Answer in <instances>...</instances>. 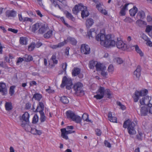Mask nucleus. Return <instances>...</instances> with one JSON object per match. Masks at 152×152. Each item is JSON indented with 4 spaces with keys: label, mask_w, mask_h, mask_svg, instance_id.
<instances>
[{
    "label": "nucleus",
    "mask_w": 152,
    "mask_h": 152,
    "mask_svg": "<svg viewBox=\"0 0 152 152\" xmlns=\"http://www.w3.org/2000/svg\"><path fill=\"white\" fill-rule=\"evenodd\" d=\"M87 34L89 38L96 36V40L100 41L101 45L105 47H113L115 45V41L111 37V35L108 34L106 36L104 34L100 33L96 36V33L94 28L90 29L88 32Z\"/></svg>",
    "instance_id": "1"
},
{
    "label": "nucleus",
    "mask_w": 152,
    "mask_h": 152,
    "mask_svg": "<svg viewBox=\"0 0 152 152\" xmlns=\"http://www.w3.org/2000/svg\"><path fill=\"white\" fill-rule=\"evenodd\" d=\"M135 126V125L133 122L128 119L124 122L123 127L125 129L127 128L129 134L130 135H133L136 133L134 128Z\"/></svg>",
    "instance_id": "2"
},
{
    "label": "nucleus",
    "mask_w": 152,
    "mask_h": 152,
    "mask_svg": "<svg viewBox=\"0 0 152 152\" xmlns=\"http://www.w3.org/2000/svg\"><path fill=\"white\" fill-rule=\"evenodd\" d=\"M74 129V127L72 126H67L66 127V128L61 129V136L63 138L66 140L69 139L67 135L69 134L74 133L75 132V131L71 130L70 129Z\"/></svg>",
    "instance_id": "3"
},
{
    "label": "nucleus",
    "mask_w": 152,
    "mask_h": 152,
    "mask_svg": "<svg viewBox=\"0 0 152 152\" xmlns=\"http://www.w3.org/2000/svg\"><path fill=\"white\" fill-rule=\"evenodd\" d=\"M66 114L67 118H70L77 123H80L81 122V118L80 116L75 115L72 111H67L66 113Z\"/></svg>",
    "instance_id": "4"
},
{
    "label": "nucleus",
    "mask_w": 152,
    "mask_h": 152,
    "mask_svg": "<svg viewBox=\"0 0 152 152\" xmlns=\"http://www.w3.org/2000/svg\"><path fill=\"white\" fill-rule=\"evenodd\" d=\"M65 86L67 89L70 90L72 87V80L71 79L67 78L66 76H64L62 79L61 87V88H63Z\"/></svg>",
    "instance_id": "5"
},
{
    "label": "nucleus",
    "mask_w": 152,
    "mask_h": 152,
    "mask_svg": "<svg viewBox=\"0 0 152 152\" xmlns=\"http://www.w3.org/2000/svg\"><path fill=\"white\" fill-rule=\"evenodd\" d=\"M148 92V91L145 89H142L140 91H136L134 92V102H137L139 99L140 96H145Z\"/></svg>",
    "instance_id": "6"
},
{
    "label": "nucleus",
    "mask_w": 152,
    "mask_h": 152,
    "mask_svg": "<svg viewBox=\"0 0 152 152\" xmlns=\"http://www.w3.org/2000/svg\"><path fill=\"white\" fill-rule=\"evenodd\" d=\"M105 89L104 87L100 86L97 91V94L94 96V97L97 99H100L103 98L105 92Z\"/></svg>",
    "instance_id": "7"
},
{
    "label": "nucleus",
    "mask_w": 152,
    "mask_h": 152,
    "mask_svg": "<svg viewBox=\"0 0 152 152\" xmlns=\"http://www.w3.org/2000/svg\"><path fill=\"white\" fill-rule=\"evenodd\" d=\"M83 85L80 83H77L74 86L73 88L77 93L84 94V91L82 90Z\"/></svg>",
    "instance_id": "8"
},
{
    "label": "nucleus",
    "mask_w": 152,
    "mask_h": 152,
    "mask_svg": "<svg viewBox=\"0 0 152 152\" xmlns=\"http://www.w3.org/2000/svg\"><path fill=\"white\" fill-rule=\"evenodd\" d=\"M49 29L48 25L46 23H41L39 30V32L40 34H43Z\"/></svg>",
    "instance_id": "9"
},
{
    "label": "nucleus",
    "mask_w": 152,
    "mask_h": 152,
    "mask_svg": "<svg viewBox=\"0 0 152 152\" xmlns=\"http://www.w3.org/2000/svg\"><path fill=\"white\" fill-rule=\"evenodd\" d=\"M80 50L81 53L85 54H89L90 52V48L89 46L87 45H82Z\"/></svg>",
    "instance_id": "10"
},
{
    "label": "nucleus",
    "mask_w": 152,
    "mask_h": 152,
    "mask_svg": "<svg viewBox=\"0 0 152 152\" xmlns=\"http://www.w3.org/2000/svg\"><path fill=\"white\" fill-rule=\"evenodd\" d=\"M151 99V97L148 96H146L142 98L140 100V104L142 105H148V104H150V102Z\"/></svg>",
    "instance_id": "11"
},
{
    "label": "nucleus",
    "mask_w": 152,
    "mask_h": 152,
    "mask_svg": "<svg viewBox=\"0 0 152 152\" xmlns=\"http://www.w3.org/2000/svg\"><path fill=\"white\" fill-rule=\"evenodd\" d=\"M116 45L117 48L121 49L122 50L128 49L126 45L125 44L122 40L118 41L116 42Z\"/></svg>",
    "instance_id": "12"
},
{
    "label": "nucleus",
    "mask_w": 152,
    "mask_h": 152,
    "mask_svg": "<svg viewBox=\"0 0 152 152\" xmlns=\"http://www.w3.org/2000/svg\"><path fill=\"white\" fill-rule=\"evenodd\" d=\"M83 9V5L81 4H79L75 6L72 9L73 13L75 15H77L80 11Z\"/></svg>",
    "instance_id": "13"
},
{
    "label": "nucleus",
    "mask_w": 152,
    "mask_h": 152,
    "mask_svg": "<svg viewBox=\"0 0 152 152\" xmlns=\"http://www.w3.org/2000/svg\"><path fill=\"white\" fill-rule=\"evenodd\" d=\"M0 92L3 95H5L7 93V89L4 83H0Z\"/></svg>",
    "instance_id": "14"
},
{
    "label": "nucleus",
    "mask_w": 152,
    "mask_h": 152,
    "mask_svg": "<svg viewBox=\"0 0 152 152\" xmlns=\"http://www.w3.org/2000/svg\"><path fill=\"white\" fill-rule=\"evenodd\" d=\"M16 15V12L13 10H7L6 12V16L9 18L15 17Z\"/></svg>",
    "instance_id": "15"
},
{
    "label": "nucleus",
    "mask_w": 152,
    "mask_h": 152,
    "mask_svg": "<svg viewBox=\"0 0 152 152\" xmlns=\"http://www.w3.org/2000/svg\"><path fill=\"white\" fill-rule=\"evenodd\" d=\"M83 9L81 10L82 11L81 13V17L83 18L88 17L89 15V13L87 10V7L84 6H83Z\"/></svg>",
    "instance_id": "16"
},
{
    "label": "nucleus",
    "mask_w": 152,
    "mask_h": 152,
    "mask_svg": "<svg viewBox=\"0 0 152 152\" xmlns=\"http://www.w3.org/2000/svg\"><path fill=\"white\" fill-rule=\"evenodd\" d=\"M95 66L97 71H101L102 70H106V67L102 64L97 63Z\"/></svg>",
    "instance_id": "17"
},
{
    "label": "nucleus",
    "mask_w": 152,
    "mask_h": 152,
    "mask_svg": "<svg viewBox=\"0 0 152 152\" xmlns=\"http://www.w3.org/2000/svg\"><path fill=\"white\" fill-rule=\"evenodd\" d=\"M80 69L77 67H74L72 70V75L73 77L76 76L80 73Z\"/></svg>",
    "instance_id": "18"
},
{
    "label": "nucleus",
    "mask_w": 152,
    "mask_h": 152,
    "mask_svg": "<svg viewBox=\"0 0 152 152\" xmlns=\"http://www.w3.org/2000/svg\"><path fill=\"white\" fill-rule=\"evenodd\" d=\"M129 4H126L120 10L119 14L121 16H125L126 15V11L128 10L127 7Z\"/></svg>",
    "instance_id": "19"
},
{
    "label": "nucleus",
    "mask_w": 152,
    "mask_h": 152,
    "mask_svg": "<svg viewBox=\"0 0 152 152\" xmlns=\"http://www.w3.org/2000/svg\"><path fill=\"white\" fill-rule=\"evenodd\" d=\"M66 43L69 42L71 44L75 45H76L77 41L74 38L69 37L67 38V39L66 40Z\"/></svg>",
    "instance_id": "20"
},
{
    "label": "nucleus",
    "mask_w": 152,
    "mask_h": 152,
    "mask_svg": "<svg viewBox=\"0 0 152 152\" xmlns=\"http://www.w3.org/2000/svg\"><path fill=\"white\" fill-rule=\"evenodd\" d=\"M22 119L23 121H25L26 124H28L29 123V114L27 112H25L22 116Z\"/></svg>",
    "instance_id": "21"
},
{
    "label": "nucleus",
    "mask_w": 152,
    "mask_h": 152,
    "mask_svg": "<svg viewBox=\"0 0 152 152\" xmlns=\"http://www.w3.org/2000/svg\"><path fill=\"white\" fill-rule=\"evenodd\" d=\"M94 20L91 18H88L86 20V25L87 28H89L94 23Z\"/></svg>",
    "instance_id": "22"
},
{
    "label": "nucleus",
    "mask_w": 152,
    "mask_h": 152,
    "mask_svg": "<svg viewBox=\"0 0 152 152\" xmlns=\"http://www.w3.org/2000/svg\"><path fill=\"white\" fill-rule=\"evenodd\" d=\"M141 67L140 66H138L136 70L134 72V75L136 77L139 78L141 75Z\"/></svg>",
    "instance_id": "23"
},
{
    "label": "nucleus",
    "mask_w": 152,
    "mask_h": 152,
    "mask_svg": "<svg viewBox=\"0 0 152 152\" xmlns=\"http://www.w3.org/2000/svg\"><path fill=\"white\" fill-rule=\"evenodd\" d=\"M148 113L147 107L145 106L141 107L140 110V114L142 116H146Z\"/></svg>",
    "instance_id": "24"
},
{
    "label": "nucleus",
    "mask_w": 152,
    "mask_h": 152,
    "mask_svg": "<svg viewBox=\"0 0 152 152\" xmlns=\"http://www.w3.org/2000/svg\"><path fill=\"white\" fill-rule=\"evenodd\" d=\"M145 15L144 11L142 10H140L138 12L136 18L138 19H143L145 18Z\"/></svg>",
    "instance_id": "25"
},
{
    "label": "nucleus",
    "mask_w": 152,
    "mask_h": 152,
    "mask_svg": "<svg viewBox=\"0 0 152 152\" xmlns=\"http://www.w3.org/2000/svg\"><path fill=\"white\" fill-rule=\"evenodd\" d=\"M5 109L7 111H10L13 109L12 104L11 102H6L5 104Z\"/></svg>",
    "instance_id": "26"
},
{
    "label": "nucleus",
    "mask_w": 152,
    "mask_h": 152,
    "mask_svg": "<svg viewBox=\"0 0 152 152\" xmlns=\"http://www.w3.org/2000/svg\"><path fill=\"white\" fill-rule=\"evenodd\" d=\"M137 12V9L135 6H134L133 8L129 10L130 15L131 16H134Z\"/></svg>",
    "instance_id": "27"
},
{
    "label": "nucleus",
    "mask_w": 152,
    "mask_h": 152,
    "mask_svg": "<svg viewBox=\"0 0 152 152\" xmlns=\"http://www.w3.org/2000/svg\"><path fill=\"white\" fill-rule=\"evenodd\" d=\"M66 18L72 21H75V18L73 16L72 14L67 11H66L64 12Z\"/></svg>",
    "instance_id": "28"
},
{
    "label": "nucleus",
    "mask_w": 152,
    "mask_h": 152,
    "mask_svg": "<svg viewBox=\"0 0 152 152\" xmlns=\"http://www.w3.org/2000/svg\"><path fill=\"white\" fill-rule=\"evenodd\" d=\"M41 23H36L34 24L31 28V31L33 32H35L39 28Z\"/></svg>",
    "instance_id": "29"
},
{
    "label": "nucleus",
    "mask_w": 152,
    "mask_h": 152,
    "mask_svg": "<svg viewBox=\"0 0 152 152\" xmlns=\"http://www.w3.org/2000/svg\"><path fill=\"white\" fill-rule=\"evenodd\" d=\"M42 97V95L41 94L36 93L34 95L32 99H34L35 100L39 101L41 99Z\"/></svg>",
    "instance_id": "30"
},
{
    "label": "nucleus",
    "mask_w": 152,
    "mask_h": 152,
    "mask_svg": "<svg viewBox=\"0 0 152 152\" xmlns=\"http://www.w3.org/2000/svg\"><path fill=\"white\" fill-rule=\"evenodd\" d=\"M47 31V32L44 34L43 37L46 39H49L52 36L53 31L50 30Z\"/></svg>",
    "instance_id": "31"
},
{
    "label": "nucleus",
    "mask_w": 152,
    "mask_h": 152,
    "mask_svg": "<svg viewBox=\"0 0 152 152\" xmlns=\"http://www.w3.org/2000/svg\"><path fill=\"white\" fill-rule=\"evenodd\" d=\"M23 58H24V61L27 62H30L33 59V58L32 56L27 54L25 55Z\"/></svg>",
    "instance_id": "32"
},
{
    "label": "nucleus",
    "mask_w": 152,
    "mask_h": 152,
    "mask_svg": "<svg viewBox=\"0 0 152 152\" xmlns=\"http://www.w3.org/2000/svg\"><path fill=\"white\" fill-rule=\"evenodd\" d=\"M19 42L20 44L22 45H26L27 43V39L26 37H20Z\"/></svg>",
    "instance_id": "33"
},
{
    "label": "nucleus",
    "mask_w": 152,
    "mask_h": 152,
    "mask_svg": "<svg viewBox=\"0 0 152 152\" xmlns=\"http://www.w3.org/2000/svg\"><path fill=\"white\" fill-rule=\"evenodd\" d=\"M60 100L64 104H67L69 102L67 97L65 96H63L60 98Z\"/></svg>",
    "instance_id": "34"
},
{
    "label": "nucleus",
    "mask_w": 152,
    "mask_h": 152,
    "mask_svg": "<svg viewBox=\"0 0 152 152\" xmlns=\"http://www.w3.org/2000/svg\"><path fill=\"white\" fill-rule=\"evenodd\" d=\"M105 94L107 95V98L110 99L112 98V92L108 88L106 89Z\"/></svg>",
    "instance_id": "35"
},
{
    "label": "nucleus",
    "mask_w": 152,
    "mask_h": 152,
    "mask_svg": "<svg viewBox=\"0 0 152 152\" xmlns=\"http://www.w3.org/2000/svg\"><path fill=\"white\" fill-rule=\"evenodd\" d=\"M15 87V86H11L10 87L9 91V94L10 96H12L15 93L14 89Z\"/></svg>",
    "instance_id": "36"
},
{
    "label": "nucleus",
    "mask_w": 152,
    "mask_h": 152,
    "mask_svg": "<svg viewBox=\"0 0 152 152\" xmlns=\"http://www.w3.org/2000/svg\"><path fill=\"white\" fill-rule=\"evenodd\" d=\"M145 22L141 20L140 19H138L136 22V23L139 27H142V25L145 24Z\"/></svg>",
    "instance_id": "37"
},
{
    "label": "nucleus",
    "mask_w": 152,
    "mask_h": 152,
    "mask_svg": "<svg viewBox=\"0 0 152 152\" xmlns=\"http://www.w3.org/2000/svg\"><path fill=\"white\" fill-rule=\"evenodd\" d=\"M135 47V49L137 52L139 54L140 56H143V54L142 53L141 50L139 48V47L137 45H135L134 46Z\"/></svg>",
    "instance_id": "38"
},
{
    "label": "nucleus",
    "mask_w": 152,
    "mask_h": 152,
    "mask_svg": "<svg viewBox=\"0 0 152 152\" xmlns=\"http://www.w3.org/2000/svg\"><path fill=\"white\" fill-rule=\"evenodd\" d=\"M114 61L119 64H122L123 62V61L122 59L119 57L115 58L114 59Z\"/></svg>",
    "instance_id": "39"
},
{
    "label": "nucleus",
    "mask_w": 152,
    "mask_h": 152,
    "mask_svg": "<svg viewBox=\"0 0 152 152\" xmlns=\"http://www.w3.org/2000/svg\"><path fill=\"white\" fill-rule=\"evenodd\" d=\"M40 114V121L42 123L43 122L45 121L46 119V117L44 113H41Z\"/></svg>",
    "instance_id": "40"
},
{
    "label": "nucleus",
    "mask_w": 152,
    "mask_h": 152,
    "mask_svg": "<svg viewBox=\"0 0 152 152\" xmlns=\"http://www.w3.org/2000/svg\"><path fill=\"white\" fill-rule=\"evenodd\" d=\"M103 6V4L102 3H99L98 4H96V8L100 12L103 9L102 6Z\"/></svg>",
    "instance_id": "41"
},
{
    "label": "nucleus",
    "mask_w": 152,
    "mask_h": 152,
    "mask_svg": "<svg viewBox=\"0 0 152 152\" xmlns=\"http://www.w3.org/2000/svg\"><path fill=\"white\" fill-rule=\"evenodd\" d=\"M35 47V43H31L30 45L28 46V50L30 51H32L34 50Z\"/></svg>",
    "instance_id": "42"
},
{
    "label": "nucleus",
    "mask_w": 152,
    "mask_h": 152,
    "mask_svg": "<svg viewBox=\"0 0 152 152\" xmlns=\"http://www.w3.org/2000/svg\"><path fill=\"white\" fill-rule=\"evenodd\" d=\"M82 118L84 121H85L87 122L90 121L88 119V115L87 113H84L83 115Z\"/></svg>",
    "instance_id": "43"
},
{
    "label": "nucleus",
    "mask_w": 152,
    "mask_h": 152,
    "mask_svg": "<svg viewBox=\"0 0 152 152\" xmlns=\"http://www.w3.org/2000/svg\"><path fill=\"white\" fill-rule=\"evenodd\" d=\"M148 110L149 113L152 114V104H150L146 106Z\"/></svg>",
    "instance_id": "44"
},
{
    "label": "nucleus",
    "mask_w": 152,
    "mask_h": 152,
    "mask_svg": "<svg viewBox=\"0 0 152 152\" xmlns=\"http://www.w3.org/2000/svg\"><path fill=\"white\" fill-rule=\"evenodd\" d=\"M38 121V117L37 114H35L34 116L33 120L32 123L33 124H36Z\"/></svg>",
    "instance_id": "45"
},
{
    "label": "nucleus",
    "mask_w": 152,
    "mask_h": 152,
    "mask_svg": "<svg viewBox=\"0 0 152 152\" xmlns=\"http://www.w3.org/2000/svg\"><path fill=\"white\" fill-rule=\"evenodd\" d=\"M124 21V22L128 23H132L133 22V20L129 17H126Z\"/></svg>",
    "instance_id": "46"
},
{
    "label": "nucleus",
    "mask_w": 152,
    "mask_h": 152,
    "mask_svg": "<svg viewBox=\"0 0 152 152\" xmlns=\"http://www.w3.org/2000/svg\"><path fill=\"white\" fill-rule=\"evenodd\" d=\"M51 59L54 64H56L58 63V60L56 59V56L55 55H53L52 56Z\"/></svg>",
    "instance_id": "47"
},
{
    "label": "nucleus",
    "mask_w": 152,
    "mask_h": 152,
    "mask_svg": "<svg viewBox=\"0 0 152 152\" xmlns=\"http://www.w3.org/2000/svg\"><path fill=\"white\" fill-rule=\"evenodd\" d=\"M119 106L120 108L123 110H124L126 109V107L124 105H123L120 102H117L116 103Z\"/></svg>",
    "instance_id": "48"
},
{
    "label": "nucleus",
    "mask_w": 152,
    "mask_h": 152,
    "mask_svg": "<svg viewBox=\"0 0 152 152\" xmlns=\"http://www.w3.org/2000/svg\"><path fill=\"white\" fill-rule=\"evenodd\" d=\"M152 30V26L147 25L146 27L145 30V32L147 33L150 32Z\"/></svg>",
    "instance_id": "49"
},
{
    "label": "nucleus",
    "mask_w": 152,
    "mask_h": 152,
    "mask_svg": "<svg viewBox=\"0 0 152 152\" xmlns=\"http://www.w3.org/2000/svg\"><path fill=\"white\" fill-rule=\"evenodd\" d=\"M89 65L90 69H93L94 68V66L95 65V62L93 61H90L89 62Z\"/></svg>",
    "instance_id": "50"
},
{
    "label": "nucleus",
    "mask_w": 152,
    "mask_h": 152,
    "mask_svg": "<svg viewBox=\"0 0 152 152\" xmlns=\"http://www.w3.org/2000/svg\"><path fill=\"white\" fill-rule=\"evenodd\" d=\"M62 68L63 69V71L62 72H66V70L67 66V63L66 62H65L64 63H63L62 64Z\"/></svg>",
    "instance_id": "51"
},
{
    "label": "nucleus",
    "mask_w": 152,
    "mask_h": 152,
    "mask_svg": "<svg viewBox=\"0 0 152 152\" xmlns=\"http://www.w3.org/2000/svg\"><path fill=\"white\" fill-rule=\"evenodd\" d=\"M66 43V40H64V41L62 42L59 43L58 45V48H60L63 46Z\"/></svg>",
    "instance_id": "52"
},
{
    "label": "nucleus",
    "mask_w": 152,
    "mask_h": 152,
    "mask_svg": "<svg viewBox=\"0 0 152 152\" xmlns=\"http://www.w3.org/2000/svg\"><path fill=\"white\" fill-rule=\"evenodd\" d=\"M35 112H39V113H44L43 110H42L41 108L39 106H37V109H36Z\"/></svg>",
    "instance_id": "53"
},
{
    "label": "nucleus",
    "mask_w": 152,
    "mask_h": 152,
    "mask_svg": "<svg viewBox=\"0 0 152 152\" xmlns=\"http://www.w3.org/2000/svg\"><path fill=\"white\" fill-rule=\"evenodd\" d=\"M114 68L113 65L112 64L110 65L108 69V70L109 72H112L114 70Z\"/></svg>",
    "instance_id": "54"
},
{
    "label": "nucleus",
    "mask_w": 152,
    "mask_h": 152,
    "mask_svg": "<svg viewBox=\"0 0 152 152\" xmlns=\"http://www.w3.org/2000/svg\"><path fill=\"white\" fill-rule=\"evenodd\" d=\"M37 106L40 107V108H41L42 110H44V105L43 103L42 102H39Z\"/></svg>",
    "instance_id": "55"
},
{
    "label": "nucleus",
    "mask_w": 152,
    "mask_h": 152,
    "mask_svg": "<svg viewBox=\"0 0 152 152\" xmlns=\"http://www.w3.org/2000/svg\"><path fill=\"white\" fill-rule=\"evenodd\" d=\"M110 121L111 122L117 123V118L115 117H112L110 118V119H109Z\"/></svg>",
    "instance_id": "56"
},
{
    "label": "nucleus",
    "mask_w": 152,
    "mask_h": 152,
    "mask_svg": "<svg viewBox=\"0 0 152 152\" xmlns=\"http://www.w3.org/2000/svg\"><path fill=\"white\" fill-rule=\"evenodd\" d=\"M24 60V58L21 57L19 58L16 62V64L17 65H18L19 63L22 62Z\"/></svg>",
    "instance_id": "57"
},
{
    "label": "nucleus",
    "mask_w": 152,
    "mask_h": 152,
    "mask_svg": "<svg viewBox=\"0 0 152 152\" xmlns=\"http://www.w3.org/2000/svg\"><path fill=\"white\" fill-rule=\"evenodd\" d=\"M31 104L30 102H28L26 103L25 106V108L26 110H28L31 108Z\"/></svg>",
    "instance_id": "58"
},
{
    "label": "nucleus",
    "mask_w": 152,
    "mask_h": 152,
    "mask_svg": "<svg viewBox=\"0 0 152 152\" xmlns=\"http://www.w3.org/2000/svg\"><path fill=\"white\" fill-rule=\"evenodd\" d=\"M142 133H140L139 134L136 135V137L138 140H142Z\"/></svg>",
    "instance_id": "59"
},
{
    "label": "nucleus",
    "mask_w": 152,
    "mask_h": 152,
    "mask_svg": "<svg viewBox=\"0 0 152 152\" xmlns=\"http://www.w3.org/2000/svg\"><path fill=\"white\" fill-rule=\"evenodd\" d=\"M37 130L34 128H32L29 132H30L31 134H36Z\"/></svg>",
    "instance_id": "60"
},
{
    "label": "nucleus",
    "mask_w": 152,
    "mask_h": 152,
    "mask_svg": "<svg viewBox=\"0 0 152 152\" xmlns=\"http://www.w3.org/2000/svg\"><path fill=\"white\" fill-rule=\"evenodd\" d=\"M105 70H103L101 71V74L104 77H106L107 75V72L105 71Z\"/></svg>",
    "instance_id": "61"
},
{
    "label": "nucleus",
    "mask_w": 152,
    "mask_h": 152,
    "mask_svg": "<svg viewBox=\"0 0 152 152\" xmlns=\"http://www.w3.org/2000/svg\"><path fill=\"white\" fill-rule=\"evenodd\" d=\"M96 134L98 136L101 135L102 134V132L99 129H97L96 130Z\"/></svg>",
    "instance_id": "62"
},
{
    "label": "nucleus",
    "mask_w": 152,
    "mask_h": 152,
    "mask_svg": "<svg viewBox=\"0 0 152 152\" xmlns=\"http://www.w3.org/2000/svg\"><path fill=\"white\" fill-rule=\"evenodd\" d=\"M23 21L25 22L26 21H28L30 22H32L33 21L32 19L28 18V17H25L23 18Z\"/></svg>",
    "instance_id": "63"
},
{
    "label": "nucleus",
    "mask_w": 152,
    "mask_h": 152,
    "mask_svg": "<svg viewBox=\"0 0 152 152\" xmlns=\"http://www.w3.org/2000/svg\"><path fill=\"white\" fill-rule=\"evenodd\" d=\"M104 143L105 145L108 147V148H110L111 147V145L110 144V142H108L107 140H105L104 141Z\"/></svg>",
    "instance_id": "64"
}]
</instances>
